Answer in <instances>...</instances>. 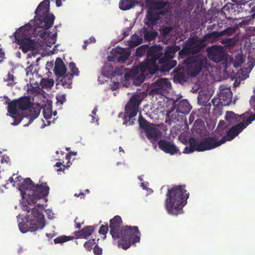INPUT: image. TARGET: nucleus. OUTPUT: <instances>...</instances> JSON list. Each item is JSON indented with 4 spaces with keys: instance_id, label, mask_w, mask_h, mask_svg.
<instances>
[{
    "instance_id": "c03bdc74",
    "label": "nucleus",
    "mask_w": 255,
    "mask_h": 255,
    "mask_svg": "<svg viewBox=\"0 0 255 255\" xmlns=\"http://www.w3.org/2000/svg\"><path fill=\"white\" fill-rule=\"evenodd\" d=\"M245 58L243 57L242 55H238L235 58L234 62V67L238 68L241 66V65L244 63Z\"/></svg>"
},
{
    "instance_id": "c756f323",
    "label": "nucleus",
    "mask_w": 255,
    "mask_h": 255,
    "mask_svg": "<svg viewBox=\"0 0 255 255\" xmlns=\"http://www.w3.org/2000/svg\"><path fill=\"white\" fill-rule=\"evenodd\" d=\"M143 39L142 37L135 34H133L130 40L128 41V46L130 47H135L142 42Z\"/></svg>"
},
{
    "instance_id": "1a4fd4ad",
    "label": "nucleus",
    "mask_w": 255,
    "mask_h": 255,
    "mask_svg": "<svg viewBox=\"0 0 255 255\" xmlns=\"http://www.w3.org/2000/svg\"><path fill=\"white\" fill-rule=\"evenodd\" d=\"M32 29L20 27L14 33V39L23 52L26 53L34 48V41L31 39Z\"/></svg>"
},
{
    "instance_id": "49530a36",
    "label": "nucleus",
    "mask_w": 255,
    "mask_h": 255,
    "mask_svg": "<svg viewBox=\"0 0 255 255\" xmlns=\"http://www.w3.org/2000/svg\"><path fill=\"white\" fill-rule=\"evenodd\" d=\"M96 244V239H93L86 242L84 244V247L88 251H91L93 247Z\"/></svg>"
},
{
    "instance_id": "4468645a",
    "label": "nucleus",
    "mask_w": 255,
    "mask_h": 255,
    "mask_svg": "<svg viewBox=\"0 0 255 255\" xmlns=\"http://www.w3.org/2000/svg\"><path fill=\"white\" fill-rule=\"evenodd\" d=\"M25 113H8L7 114V116H9L12 119L13 122L11 123V124L13 126L18 125L22 119L24 117H26L29 119V122L28 124H25L24 126H28L34 119L38 117L40 114V113H33L34 114L33 115H25L23 114Z\"/></svg>"
},
{
    "instance_id": "7ed1b4c3",
    "label": "nucleus",
    "mask_w": 255,
    "mask_h": 255,
    "mask_svg": "<svg viewBox=\"0 0 255 255\" xmlns=\"http://www.w3.org/2000/svg\"><path fill=\"white\" fill-rule=\"evenodd\" d=\"M189 196L185 185L174 186L168 189L165 201V208L167 213L175 216L183 213V208L187 204Z\"/></svg>"
},
{
    "instance_id": "f8f14e48",
    "label": "nucleus",
    "mask_w": 255,
    "mask_h": 255,
    "mask_svg": "<svg viewBox=\"0 0 255 255\" xmlns=\"http://www.w3.org/2000/svg\"><path fill=\"white\" fill-rule=\"evenodd\" d=\"M185 63L188 65V73L191 77H195L199 74L203 65V61L199 57L189 58Z\"/></svg>"
},
{
    "instance_id": "5701e85b",
    "label": "nucleus",
    "mask_w": 255,
    "mask_h": 255,
    "mask_svg": "<svg viewBox=\"0 0 255 255\" xmlns=\"http://www.w3.org/2000/svg\"><path fill=\"white\" fill-rule=\"evenodd\" d=\"M54 73L58 77H63L66 74V67L62 59L58 57L56 59L54 69Z\"/></svg>"
},
{
    "instance_id": "39448f33",
    "label": "nucleus",
    "mask_w": 255,
    "mask_h": 255,
    "mask_svg": "<svg viewBox=\"0 0 255 255\" xmlns=\"http://www.w3.org/2000/svg\"><path fill=\"white\" fill-rule=\"evenodd\" d=\"M226 142L225 138H221L219 140L216 137L209 136L205 138L199 142L198 140L194 137L189 139V146H186L183 153L189 154L195 151H204L215 148Z\"/></svg>"
},
{
    "instance_id": "603ef678",
    "label": "nucleus",
    "mask_w": 255,
    "mask_h": 255,
    "mask_svg": "<svg viewBox=\"0 0 255 255\" xmlns=\"http://www.w3.org/2000/svg\"><path fill=\"white\" fill-rule=\"evenodd\" d=\"M172 28L171 27L166 26L160 30V33L162 36L165 37L169 34Z\"/></svg>"
},
{
    "instance_id": "f03ea898",
    "label": "nucleus",
    "mask_w": 255,
    "mask_h": 255,
    "mask_svg": "<svg viewBox=\"0 0 255 255\" xmlns=\"http://www.w3.org/2000/svg\"><path fill=\"white\" fill-rule=\"evenodd\" d=\"M110 234L114 240L118 239V247L126 250L140 242V233L137 226H123L122 218L115 216L110 221Z\"/></svg>"
},
{
    "instance_id": "052dcab7",
    "label": "nucleus",
    "mask_w": 255,
    "mask_h": 255,
    "mask_svg": "<svg viewBox=\"0 0 255 255\" xmlns=\"http://www.w3.org/2000/svg\"><path fill=\"white\" fill-rule=\"evenodd\" d=\"M127 50L125 49L124 48L122 47H117L116 49V53H118L120 55L124 54L125 52H126Z\"/></svg>"
},
{
    "instance_id": "37998d69",
    "label": "nucleus",
    "mask_w": 255,
    "mask_h": 255,
    "mask_svg": "<svg viewBox=\"0 0 255 255\" xmlns=\"http://www.w3.org/2000/svg\"><path fill=\"white\" fill-rule=\"evenodd\" d=\"M69 68L71 72V73H68L67 75H72V77L74 75L78 76L79 75V71L76 67L74 62H71L69 64Z\"/></svg>"
},
{
    "instance_id": "e2e57ef3",
    "label": "nucleus",
    "mask_w": 255,
    "mask_h": 255,
    "mask_svg": "<svg viewBox=\"0 0 255 255\" xmlns=\"http://www.w3.org/2000/svg\"><path fill=\"white\" fill-rule=\"evenodd\" d=\"M129 29L128 28H127L125 29H124L123 35L124 37H126V36H128L129 35Z\"/></svg>"
},
{
    "instance_id": "6e6d98bb",
    "label": "nucleus",
    "mask_w": 255,
    "mask_h": 255,
    "mask_svg": "<svg viewBox=\"0 0 255 255\" xmlns=\"http://www.w3.org/2000/svg\"><path fill=\"white\" fill-rule=\"evenodd\" d=\"M252 109L255 112V96H252L250 100Z\"/></svg>"
},
{
    "instance_id": "de8ad7c7",
    "label": "nucleus",
    "mask_w": 255,
    "mask_h": 255,
    "mask_svg": "<svg viewBox=\"0 0 255 255\" xmlns=\"http://www.w3.org/2000/svg\"><path fill=\"white\" fill-rule=\"evenodd\" d=\"M14 76L8 73L7 75V78L5 79V81L7 82V85L8 86H13L16 84V82L14 81Z\"/></svg>"
},
{
    "instance_id": "09e8293b",
    "label": "nucleus",
    "mask_w": 255,
    "mask_h": 255,
    "mask_svg": "<svg viewBox=\"0 0 255 255\" xmlns=\"http://www.w3.org/2000/svg\"><path fill=\"white\" fill-rule=\"evenodd\" d=\"M130 55V52L128 50H127L124 54L119 56L118 60L119 61L125 62L126 61Z\"/></svg>"
},
{
    "instance_id": "6ab92c4d",
    "label": "nucleus",
    "mask_w": 255,
    "mask_h": 255,
    "mask_svg": "<svg viewBox=\"0 0 255 255\" xmlns=\"http://www.w3.org/2000/svg\"><path fill=\"white\" fill-rule=\"evenodd\" d=\"M237 30V27H229L226 29L220 32L219 31H213L211 33L207 34L206 37H210L212 38V41H215L220 36L223 35H228L230 36L232 35L236 32Z\"/></svg>"
},
{
    "instance_id": "774afa93",
    "label": "nucleus",
    "mask_w": 255,
    "mask_h": 255,
    "mask_svg": "<svg viewBox=\"0 0 255 255\" xmlns=\"http://www.w3.org/2000/svg\"><path fill=\"white\" fill-rule=\"evenodd\" d=\"M88 40V43H95L96 42V39L94 37H91Z\"/></svg>"
},
{
    "instance_id": "4d7b16f0",
    "label": "nucleus",
    "mask_w": 255,
    "mask_h": 255,
    "mask_svg": "<svg viewBox=\"0 0 255 255\" xmlns=\"http://www.w3.org/2000/svg\"><path fill=\"white\" fill-rule=\"evenodd\" d=\"M124 73V69L123 67L117 68L115 69L114 74L117 75H121Z\"/></svg>"
},
{
    "instance_id": "58836bf2",
    "label": "nucleus",
    "mask_w": 255,
    "mask_h": 255,
    "mask_svg": "<svg viewBox=\"0 0 255 255\" xmlns=\"http://www.w3.org/2000/svg\"><path fill=\"white\" fill-rule=\"evenodd\" d=\"M213 133L215 136V137H216L217 139L221 136L222 137L227 134L226 127H217L216 129Z\"/></svg>"
},
{
    "instance_id": "72a5a7b5",
    "label": "nucleus",
    "mask_w": 255,
    "mask_h": 255,
    "mask_svg": "<svg viewBox=\"0 0 255 255\" xmlns=\"http://www.w3.org/2000/svg\"><path fill=\"white\" fill-rule=\"evenodd\" d=\"M62 77L61 80L62 85L65 87L67 88H71L72 81V75H64Z\"/></svg>"
},
{
    "instance_id": "8fccbe9b",
    "label": "nucleus",
    "mask_w": 255,
    "mask_h": 255,
    "mask_svg": "<svg viewBox=\"0 0 255 255\" xmlns=\"http://www.w3.org/2000/svg\"><path fill=\"white\" fill-rule=\"evenodd\" d=\"M109 230V228L107 225H102L99 230V233L101 235H104V239H105L106 237V234L107 233Z\"/></svg>"
},
{
    "instance_id": "ddd939ff",
    "label": "nucleus",
    "mask_w": 255,
    "mask_h": 255,
    "mask_svg": "<svg viewBox=\"0 0 255 255\" xmlns=\"http://www.w3.org/2000/svg\"><path fill=\"white\" fill-rule=\"evenodd\" d=\"M207 51L208 58L212 61L217 63L222 61L225 56V52L221 46L214 45L208 47Z\"/></svg>"
},
{
    "instance_id": "13d9d810",
    "label": "nucleus",
    "mask_w": 255,
    "mask_h": 255,
    "mask_svg": "<svg viewBox=\"0 0 255 255\" xmlns=\"http://www.w3.org/2000/svg\"><path fill=\"white\" fill-rule=\"evenodd\" d=\"M231 1L237 5H242L248 2L249 0H231Z\"/></svg>"
},
{
    "instance_id": "a18cd8bd",
    "label": "nucleus",
    "mask_w": 255,
    "mask_h": 255,
    "mask_svg": "<svg viewBox=\"0 0 255 255\" xmlns=\"http://www.w3.org/2000/svg\"><path fill=\"white\" fill-rule=\"evenodd\" d=\"M71 240V238L69 236H59L54 240V242L56 244H62Z\"/></svg>"
},
{
    "instance_id": "338daca9",
    "label": "nucleus",
    "mask_w": 255,
    "mask_h": 255,
    "mask_svg": "<svg viewBox=\"0 0 255 255\" xmlns=\"http://www.w3.org/2000/svg\"><path fill=\"white\" fill-rule=\"evenodd\" d=\"M76 153H77V152H74L70 151L69 152V153L68 154H67L66 155V158L67 159H69L71 155H75L76 154Z\"/></svg>"
},
{
    "instance_id": "5fc2aeb1",
    "label": "nucleus",
    "mask_w": 255,
    "mask_h": 255,
    "mask_svg": "<svg viewBox=\"0 0 255 255\" xmlns=\"http://www.w3.org/2000/svg\"><path fill=\"white\" fill-rule=\"evenodd\" d=\"M57 113H43L44 118L46 120L51 119L52 116H56L57 115Z\"/></svg>"
},
{
    "instance_id": "aec40b11",
    "label": "nucleus",
    "mask_w": 255,
    "mask_h": 255,
    "mask_svg": "<svg viewBox=\"0 0 255 255\" xmlns=\"http://www.w3.org/2000/svg\"><path fill=\"white\" fill-rule=\"evenodd\" d=\"M156 87L151 90L154 94H160L162 91L168 88L171 86L170 82L167 78H160L157 80L155 82Z\"/></svg>"
},
{
    "instance_id": "2f4dec72",
    "label": "nucleus",
    "mask_w": 255,
    "mask_h": 255,
    "mask_svg": "<svg viewBox=\"0 0 255 255\" xmlns=\"http://www.w3.org/2000/svg\"><path fill=\"white\" fill-rule=\"evenodd\" d=\"M222 101L219 95L218 98H213L211 102L213 106V112H221L222 107L224 106L222 105Z\"/></svg>"
},
{
    "instance_id": "2eb2a0df",
    "label": "nucleus",
    "mask_w": 255,
    "mask_h": 255,
    "mask_svg": "<svg viewBox=\"0 0 255 255\" xmlns=\"http://www.w3.org/2000/svg\"><path fill=\"white\" fill-rule=\"evenodd\" d=\"M159 148L167 153L171 155L179 152V149L172 142L166 140H160L158 142Z\"/></svg>"
},
{
    "instance_id": "3c124183",
    "label": "nucleus",
    "mask_w": 255,
    "mask_h": 255,
    "mask_svg": "<svg viewBox=\"0 0 255 255\" xmlns=\"http://www.w3.org/2000/svg\"><path fill=\"white\" fill-rule=\"evenodd\" d=\"M89 120L92 123H96V125H98V120L97 116L96 115V113H92V115H89Z\"/></svg>"
},
{
    "instance_id": "393cba45",
    "label": "nucleus",
    "mask_w": 255,
    "mask_h": 255,
    "mask_svg": "<svg viewBox=\"0 0 255 255\" xmlns=\"http://www.w3.org/2000/svg\"><path fill=\"white\" fill-rule=\"evenodd\" d=\"M175 48L176 47L171 46L166 47L164 53H163L162 56L159 59V63L165 62L168 60H172L175 53L177 51V49H175Z\"/></svg>"
},
{
    "instance_id": "864d4df0",
    "label": "nucleus",
    "mask_w": 255,
    "mask_h": 255,
    "mask_svg": "<svg viewBox=\"0 0 255 255\" xmlns=\"http://www.w3.org/2000/svg\"><path fill=\"white\" fill-rule=\"evenodd\" d=\"M94 254L96 255H101L103 253L102 249L99 247L98 244H96L93 248Z\"/></svg>"
},
{
    "instance_id": "7c9ffc66",
    "label": "nucleus",
    "mask_w": 255,
    "mask_h": 255,
    "mask_svg": "<svg viewBox=\"0 0 255 255\" xmlns=\"http://www.w3.org/2000/svg\"><path fill=\"white\" fill-rule=\"evenodd\" d=\"M173 79L175 83L183 84L187 81L188 78L184 72H180L176 73Z\"/></svg>"
},
{
    "instance_id": "f704fd0d",
    "label": "nucleus",
    "mask_w": 255,
    "mask_h": 255,
    "mask_svg": "<svg viewBox=\"0 0 255 255\" xmlns=\"http://www.w3.org/2000/svg\"><path fill=\"white\" fill-rule=\"evenodd\" d=\"M40 84L43 89H50L54 85V81L52 79L42 78L41 80Z\"/></svg>"
},
{
    "instance_id": "a878e982",
    "label": "nucleus",
    "mask_w": 255,
    "mask_h": 255,
    "mask_svg": "<svg viewBox=\"0 0 255 255\" xmlns=\"http://www.w3.org/2000/svg\"><path fill=\"white\" fill-rule=\"evenodd\" d=\"M161 64H162L160 67L161 71L168 72L176 66L177 61L175 60H168Z\"/></svg>"
},
{
    "instance_id": "e433bc0d",
    "label": "nucleus",
    "mask_w": 255,
    "mask_h": 255,
    "mask_svg": "<svg viewBox=\"0 0 255 255\" xmlns=\"http://www.w3.org/2000/svg\"><path fill=\"white\" fill-rule=\"evenodd\" d=\"M190 54H192L189 48H188L185 44L183 46L182 49L180 50L178 53V57L179 58L183 59Z\"/></svg>"
},
{
    "instance_id": "412c9836",
    "label": "nucleus",
    "mask_w": 255,
    "mask_h": 255,
    "mask_svg": "<svg viewBox=\"0 0 255 255\" xmlns=\"http://www.w3.org/2000/svg\"><path fill=\"white\" fill-rule=\"evenodd\" d=\"M162 13L149 10L146 15V18L144 20V23L148 27H153L157 23V21L160 18V15Z\"/></svg>"
},
{
    "instance_id": "cd10ccee",
    "label": "nucleus",
    "mask_w": 255,
    "mask_h": 255,
    "mask_svg": "<svg viewBox=\"0 0 255 255\" xmlns=\"http://www.w3.org/2000/svg\"><path fill=\"white\" fill-rule=\"evenodd\" d=\"M192 106L190 105L187 100H181L178 103V106L176 112H190Z\"/></svg>"
},
{
    "instance_id": "c9c22d12",
    "label": "nucleus",
    "mask_w": 255,
    "mask_h": 255,
    "mask_svg": "<svg viewBox=\"0 0 255 255\" xmlns=\"http://www.w3.org/2000/svg\"><path fill=\"white\" fill-rule=\"evenodd\" d=\"M149 47H150L147 44L143 45L138 47L136 50L135 55L141 57L145 54L146 55Z\"/></svg>"
},
{
    "instance_id": "79ce46f5",
    "label": "nucleus",
    "mask_w": 255,
    "mask_h": 255,
    "mask_svg": "<svg viewBox=\"0 0 255 255\" xmlns=\"http://www.w3.org/2000/svg\"><path fill=\"white\" fill-rule=\"evenodd\" d=\"M202 96L199 94V95L198 96V103L200 104V105H203L204 108L202 107L201 109H202V112H210V110H211V107L212 106L211 104L210 103H209L207 105H204V101L202 100Z\"/></svg>"
},
{
    "instance_id": "0eeeda50",
    "label": "nucleus",
    "mask_w": 255,
    "mask_h": 255,
    "mask_svg": "<svg viewBox=\"0 0 255 255\" xmlns=\"http://www.w3.org/2000/svg\"><path fill=\"white\" fill-rule=\"evenodd\" d=\"M163 47L159 45L150 46L146 53V58L144 62L139 64L140 70L141 72L148 71V73L154 74L158 71L159 67L157 65V60L159 63V59L163 55Z\"/></svg>"
},
{
    "instance_id": "dca6fc26",
    "label": "nucleus",
    "mask_w": 255,
    "mask_h": 255,
    "mask_svg": "<svg viewBox=\"0 0 255 255\" xmlns=\"http://www.w3.org/2000/svg\"><path fill=\"white\" fill-rule=\"evenodd\" d=\"M219 90L220 92L218 95L222 100V105H229L233 96L231 88L227 87L225 85H221L220 86Z\"/></svg>"
},
{
    "instance_id": "69168bd1",
    "label": "nucleus",
    "mask_w": 255,
    "mask_h": 255,
    "mask_svg": "<svg viewBox=\"0 0 255 255\" xmlns=\"http://www.w3.org/2000/svg\"><path fill=\"white\" fill-rule=\"evenodd\" d=\"M69 166L70 165H69L68 164H67V165H63V168L60 167L59 168L57 169V171H58V172H60L61 171H63L65 169V168H68L69 167Z\"/></svg>"
},
{
    "instance_id": "bb28decb",
    "label": "nucleus",
    "mask_w": 255,
    "mask_h": 255,
    "mask_svg": "<svg viewBox=\"0 0 255 255\" xmlns=\"http://www.w3.org/2000/svg\"><path fill=\"white\" fill-rule=\"evenodd\" d=\"M142 34L145 40L147 41H151L154 40L158 35L157 32L149 31L145 27H144L142 29Z\"/></svg>"
},
{
    "instance_id": "a19ab883",
    "label": "nucleus",
    "mask_w": 255,
    "mask_h": 255,
    "mask_svg": "<svg viewBox=\"0 0 255 255\" xmlns=\"http://www.w3.org/2000/svg\"><path fill=\"white\" fill-rule=\"evenodd\" d=\"M138 122L139 127L143 130L144 132L152 126L142 118H139Z\"/></svg>"
},
{
    "instance_id": "c85d7f7f",
    "label": "nucleus",
    "mask_w": 255,
    "mask_h": 255,
    "mask_svg": "<svg viewBox=\"0 0 255 255\" xmlns=\"http://www.w3.org/2000/svg\"><path fill=\"white\" fill-rule=\"evenodd\" d=\"M135 0H121L119 2V8L124 10L130 9L135 5Z\"/></svg>"
},
{
    "instance_id": "6e6552de",
    "label": "nucleus",
    "mask_w": 255,
    "mask_h": 255,
    "mask_svg": "<svg viewBox=\"0 0 255 255\" xmlns=\"http://www.w3.org/2000/svg\"><path fill=\"white\" fill-rule=\"evenodd\" d=\"M6 101L7 112H32L34 104L30 96H23L11 100L7 96H4Z\"/></svg>"
},
{
    "instance_id": "f257e3e1",
    "label": "nucleus",
    "mask_w": 255,
    "mask_h": 255,
    "mask_svg": "<svg viewBox=\"0 0 255 255\" xmlns=\"http://www.w3.org/2000/svg\"><path fill=\"white\" fill-rule=\"evenodd\" d=\"M18 189L22 197V209L27 212L22 222L18 224L20 231L25 233L43 229L45 225L43 205L38 204L32 207L38 200L48 196L49 187L43 184H35L30 178H26L19 185Z\"/></svg>"
},
{
    "instance_id": "a211bd4d",
    "label": "nucleus",
    "mask_w": 255,
    "mask_h": 255,
    "mask_svg": "<svg viewBox=\"0 0 255 255\" xmlns=\"http://www.w3.org/2000/svg\"><path fill=\"white\" fill-rule=\"evenodd\" d=\"M142 101L138 95L132 96L125 106V112H139V106Z\"/></svg>"
},
{
    "instance_id": "ea45409f",
    "label": "nucleus",
    "mask_w": 255,
    "mask_h": 255,
    "mask_svg": "<svg viewBox=\"0 0 255 255\" xmlns=\"http://www.w3.org/2000/svg\"><path fill=\"white\" fill-rule=\"evenodd\" d=\"M251 70L249 68L243 67L241 70L238 72L239 77L242 80H244L249 77V74L250 73Z\"/></svg>"
},
{
    "instance_id": "9b49d317",
    "label": "nucleus",
    "mask_w": 255,
    "mask_h": 255,
    "mask_svg": "<svg viewBox=\"0 0 255 255\" xmlns=\"http://www.w3.org/2000/svg\"><path fill=\"white\" fill-rule=\"evenodd\" d=\"M148 73V71L141 72L140 68L136 67L131 69L129 72H126L125 74V78L128 80L132 78L133 84L135 86H139L142 84L145 79V74Z\"/></svg>"
},
{
    "instance_id": "423d86ee",
    "label": "nucleus",
    "mask_w": 255,
    "mask_h": 255,
    "mask_svg": "<svg viewBox=\"0 0 255 255\" xmlns=\"http://www.w3.org/2000/svg\"><path fill=\"white\" fill-rule=\"evenodd\" d=\"M50 1L44 0L41 2L35 11V25L37 27L48 29L53 24L55 16L49 13Z\"/></svg>"
},
{
    "instance_id": "473e14b6",
    "label": "nucleus",
    "mask_w": 255,
    "mask_h": 255,
    "mask_svg": "<svg viewBox=\"0 0 255 255\" xmlns=\"http://www.w3.org/2000/svg\"><path fill=\"white\" fill-rule=\"evenodd\" d=\"M238 40V38L237 36L231 38H225L221 39L220 41L221 43L225 46V47H231L234 46Z\"/></svg>"
},
{
    "instance_id": "4c0bfd02",
    "label": "nucleus",
    "mask_w": 255,
    "mask_h": 255,
    "mask_svg": "<svg viewBox=\"0 0 255 255\" xmlns=\"http://www.w3.org/2000/svg\"><path fill=\"white\" fill-rule=\"evenodd\" d=\"M167 4L168 2L167 1H164L163 0H156L153 2L152 7L155 10H160Z\"/></svg>"
},
{
    "instance_id": "4be33fe9",
    "label": "nucleus",
    "mask_w": 255,
    "mask_h": 255,
    "mask_svg": "<svg viewBox=\"0 0 255 255\" xmlns=\"http://www.w3.org/2000/svg\"><path fill=\"white\" fill-rule=\"evenodd\" d=\"M40 37L45 40V44L48 47H51L52 45L55 43L57 36V32H55L54 34L51 33L46 31L45 30H39L38 31Z\"/></svg>"
},
{
    "instance_id": "0e129e2a",
    "label": "nucleus",
    "mask_w": 255,
    "mask_h": 255,
    "mask_svg": "<svg viewBox=\"0 0 255 255\" xmlns=\"http://www.w3.org/2000/svg\"><path fill=\"white\" fill-rule=\"evenodd\" d=\"M126 114L124 115L125 116H129V118H131L132 117H135L136 114H137V113H125Z\"/></svg>"
},
{
    "instance_id": "680f3d73",
    "label": "nucleus",
    "mask_w": 255,
    "mask_h": 255,
    "mask_svg": "<svg viewBox=\"0 0 255 255\" xmlns=\"http://www.w3.org/2000/svg\"><path fill=\"white\" fill-rule=\"evenodd\" d=\"M251 20V18L249 17H246L245 19H243L241 22V24L243 25H247L249 23V22Z\"/></svg>"
},
{
    "instance_id": "20e7f679",
    "label": "nucleus",
    "mask_w": 255,
    "mask_h": 255,
    "mask_svg": "<svg viewBox=\"0 0 255 255\" xmlns=\"http://www.w3.org/2000/svg\"><path fill=\"white\" fill-rule=\"evenodd\" d=\"M250 113H244L238 115L235 113H226V120L230 125H237L233 126L229 130H227V134L222 138H225L227 141H231L239 135L248 126L255 120V113L249 115Z\"/></svg>"
},
{
    "instance_id": "b1692460",
    "label": "nucleus",
    "mask_w": 255,
    "mask_h": 255,
    "mask_svg": "<svg viewBox=\"0 0 255 255\" xmlns=\"http://www.w3.org/2000/svg\"><path fill=\"white\" fill-rule=\"evenodd\" d=\"M96 227L93 226H87L81 230L75 231L74 234L78 239H87L90 236L95 229Z\"/></svg>"
},
{
    "instance_id": "bf43d9fd",
    "label": "nucleus",
    "mask_w": 255,
    "mask_h": 255,
    "mask_svg": "<svg viewBox=\"0 0 255 255\" xmlns=\"http://www.w3.org/2000/svg\"><path fill=\"white\" fill-rule=\"evenodd\" d=\"M9 161H10V158L9 156H7L6 155H2L1 159V162L2 163L6 162V163H7Z\"/></svg>"
},
{
    "instance_id": "f3484780",
    "label": "nucleus",
    "mask_w": 255,
    "mask_h": 255,
    "mask_svg": "<svg viewBox=\"0 0 255 255\" xmlns=\"http://www.w3.org/2000/svg\"><path fill=\"white\" fill-rule=\"evenodd\" d=\"M144 133L146 137L152 143L158 141L162 135L161 131L154 125H152Z\"/></svg>"
},
{
    "instance_id": "9d476101",
    "label": "nucleus",
    "mask_w": 255,
    "mask_h": 255,
    "mask_svg": "<svg viewBox=\"0 0 255 255\" xmlns=\"http://www.w3.org/2000/svg\"><path fill=\"white\" fill-rule=\"evenodd\" d=\"M207 34L202 38L197 36L189 37L185 42V44L189 48L192 54H197L206 46L205 42L212 41L210 37H206Z\"/></svg>"
}]
</instances>
